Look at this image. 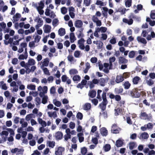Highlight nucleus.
I'll list each match as a JSON object with an SVG mask.
<instances>
[{"label": "nucleus", "instance_id": "nucleus-43", "mask_svg": "<svg viewBox=\"0 0 155 155\" xmlns=\"http://www.w3.org/2000/svg\"><path fill=\"white\" fill-rule=\"evenodd\" d=\"M33 114H31L27 115L25 117V119L27 121H28L29 120H31V119H32L33 116Z\"/></svg>", "mask_w": 155, "mask_h": 155}, {"label": "nucleus", "instance_id": "nucleus-52", "mask_svg": "<svg viewBox=\"0 0 155 155\" xmlns=\"http://www.w3.org/2000/svg\"><path fill=\"white\" fill-rule=\"evenodd\" d=\"M68 6H69L71 4V0H61V4L62 5H64L65 3Z\"/></svg>", "mask_w": 155, "mask_h": 155}, {"label": "nucleus", "instance_id": "nucleus-42", "mask_svg": "<svg viewBox=\"0 0 155 155\" xmlns=\"http://www.w3.org/2000/svg\"><path fill=\"white\" fill-rule=\"evenodd\" d=\"M58 33L59 35L60 36H63L65 34V30L63 28H61L59 30Z\"/></svg>", "mask_w": 155, "mask_h": 155}, {"label": "nucleus", "instance_id": "nucleus-31", "mask_svg": "<svg viewBox=\"0 0 155 155\" xmlns=\"http://www.w3.org/2000/svg\"><path fill=\"white\" fill-rule=\"evenodd\" d=\"M124 80V78L121 75H117L116 78V82L118 83L122 82Z\"/></svg>", "mask_w": 155, "mask_h": 155}, {"label": "nucleus", "instance_id": "nucleus-50", "mask_svg": "<svg viewBox=\"0 0 155 155\" xmlns=\"http://www.w3.org/2000/svg\"><path fill=\"white\" fill-rule=\"evenodd\" d=\"M43 71L44 74L47 75H50V74L49 72V71L47 68H41Z\"/></svg>", "mask_w": 155, "mask_h": 155}, {"label": "nucleus", "instance_id": "nucleus-44", "mask_svg": "<svg viewBox=\"0 0 155 155\" xmlns=\"http://www.w3.org/2000/svg\"><path fill=\"white\" fill-rule=\"evenodd\" d=\"M27 63L29 65L33 66L35 64V61L33 59L30 58L28 60Z\"/></svg>", "mask_w": 155, "mask_h": 155}, {"label": "nucleus", "instance_id": "nucleus-57", "mask_svg": "<svg viewBox=\"0 0 155 155\" xmlns=\"http://www.w3.org/2000/svg\"><path fill=\"white\" fill-rule=\"evenodd\" d=\"M81 80V77L79 75L74 76L73 78V80L74 81H79Z\"/></svg>", "mask_w": 155, "mask_h": 155}, {"label": "nucleus", "instance_id": "nucleus-3", "mask_svg": "<svg viewBox=\"0 0 155 155\" xmlns=\"http://www.w3.org/2000/svg\"><path fill=\"white\" fill-rule=\"evenodd\" d=\"M102 98L103 100L101 104L99 106L101 109L104 110L106 107V105L107 104V101L106 99V93L104 92L102 94Z\"/></svg>", "mask_w": 155, "mask_h": 155}, {"label": "nucleus", "instance_id": "nucleus-41", "mask_svg": "<svg viewBox=\"0 0 155 155\" xmlns=\"http://www.w3.org/2000/svg\"><path fill=\"white\" fill-rule=\"evenodd\" d=\"M70 39L71 42L73 43L76 40V38L74 33H71L70 35Z\"/></svg>", "mask_w": 155, "mask_h": 155}, {"label": "nucleus", "instance_id": "nucleus-49", "mask_svg": "<svg viewBox=\"0 0 155 155\" xmlns=\"http://www.w3.org/2000/svg\"><path fill=\"white\" fill-rule=\"evenodd\" d=\"M47 144L50 147L53 148L55 146V143L54 141H47Z\"/></svg>", "mask_w": 155, "mask_h": 155}, {"label": "nucleus", "instance_id": "nucleus-36", "mask_svg": "<svg viewBox=\"0 0 155 155\" xmlns=\"http://www.w3.org/2000/svg\"><path fill=\"white\" fill-rule=\"evenodd\" d=\"M83 109L85 110H88L90 109L91 108V105L89 103H86L85 104L83 107Z\"/></svg>", "mask_w": 155, "mask_h": 155}, {"label": "nucleus", "instance_id": "nucleus-25", "mask_svg": "<svg viewBox=\"0 0 155 155\" xmlns=\"http://www.w3.org/2000/svg\"><path fill=\"white\" fill-rule=\"evenodd\" d=\"M74 25L76 28H81L82 26L83 22L81 21L78 20L75 21Z\"/></svg>", "mask_w": 155, "mask_h": 155}, {"label": "nucleus", "instance_id": "nucleus-24", "mask_svg": "<svg viewBox=\"0 0 155 155\" xmlns=\"http://www.w3.org/2000/svg\"><path fill=\"white\" fill-rule=\"evenodd\" d=\"M37 121L38 123L42 126L41 127H46V122L45 121L43 120L42 118H37Z\"/></svg>", "mask_w": 155, "mask_h": 155}, {"label": "nucleus", "instance_id": "nucleus-16", "mask_svg": "<svg viewBox=\"0 0 155 155\" xmlns=\"http://www.w3.org/2000/svg\"><path fill=\"white\" fill-rule=\"evenodd\" d=\"M51 26L48 25H45L43 27L44 31L45 33H48L51 31Z\"/></svg>", "mask_w": 155, "mask_h": 155}, {"label": "nucleus", "instance_id": "nucleus-51", "mask_svg": "<svg viewBox=\"0 0 155 155\" xmlns=\"http://www.w3.org/2000/svg\"><path fill=\"white\" fill-rule=\"evenodd\" d=\"M96 94V92L95 91L92 90L89 91V95L91 97L93 98L95 96Z\"/></svg>", "mask_w": 155, "mask_h": 155}, {"label": "nucleus", "instance_id": "nucleus-19", "mask_svg": "<svg viewBox=\"0 0 155 155\" xmlns=\"http://www.w3.org/2000/svg\"><path fill=\"white\" fill-rule=\"evenodd\" d=\"M28 57L27 52H25L24 53L20 54L19 55L18 58L20 60H23L26 59Z\"/></svg>", "mask_w": 155, "mask_h": 155}, {"label": "nucleus", "instance_id": "nucleus-13", "mask_svg": "<svg viewBox=\"0 0 155 155\" xmlns=\"http://www.w3.org/2000/svg\"><path fill=\"white\" fill-rule=\"evenodd\" d=\"M0 135L3 139L4 142H5L7 140V137L8 135V131L3 130L0 133Z\"/></svg>", "mask_w": 155, "mask_h": 155}, {"label": "nucleus", "instance_id": "nucleus-53", "mask_svg": "<svg viewBox=\"0 0 155 155\" xmlns=\"http://www.w3.org/2000/svg\"><path fill=\"white\" fill-rule=\"evenodd\" d=\"M67 9L65 7H62L61 8V13L63 14H65L67 12Z\"/></svg>", "mask_w": 155, "mask_h": 155}, {"label": "nucleus", "instance_id": "nucleus-10", "mask_svg": "<svg viewBox=\"0 0 155 155\" xmlns=\"http://www.w3.org/2000/svg\"><path fill=\"white\" fill-rule=\"evenodd\" d=\"M65 149L64 147H59L55 149V154L56 155H62L64 152Z\"/></svg>", "mask_w": 155, "mask_h": 155}, {"label": "nucleus", "instance_id": "nucleus-48", "mask_svg": "<svg viewBox=\"0 0 155 155\" xmlns=\"http://www.w3.org/2000/svg\"><path fill=\"white\" fill-rule=\"evenodd\" d=\"M123 141L120 140H118L116 142L115 145L117 147H121L123 144Z\"/></svg>", "mask_w": 155, "mask_h": 155}, {"label": "nucleus", "instance_id": "nucleus-8", "mask_svg": "<svg viewBox=\"0 0 155 155\" xmlns=\"http://www.w3.org/2000/svg\"><path fill=\"white\" fill-rule=\"evenodd\" d=\"M84 39L81 38L78 41V44L79 48L81 50H84L85 48L84 43L85 42Z\"/></svg>", "mask_w": 155, "mask_h": 155}, {"label": "nucleus", "instance_id": "nucleus-12", "mask_svg": "<svg viewBox=\"0 0 155 155\" xmlns=\"http://www.w3.org/2000/svg\"><path fill=\"white\" fill-rule=\"evenodd\" d=\"M104 68L103 70V71L106 73H108L109 72V70L112 69L113 67H111V68H110V63H104Z\"/></svg>", "mask_w": 155, "mask_h": 155}, {"label": "nucleus", "instance_id": "nucleus-26", "mask_svg": "<svg viewBox=\"0 0 155 155\" xmlns=\"http://www.w3.org/2000/svg\"><path fill=\"white\" fill-rule=\"evenodd\" d=\"M45 127H41L39 128V130L41 133H43L44 132L46 133H48L50 131V130L47 128H45Z\"/></svg>", "mask_w": 155, "mask_h": 155}, {"label": "nucleus", "instance_id": "nucleus-5", "mask_svg": "<svg viewBox=\"0 0 155 155\" xmlns=\"http://www.w3.org/2000/svg\"><path fill=\"white\" fill-rule=\"evenodd\" d=\"M27 44L25 42L21 43L19 45L18 52L19 53H21L24 51L25 49V52H27Z\"/></svg>", "mask_w": 155, "mask_h": 155}, {"label": "nucleus", "instance_id": "nucleus-56", "mask_svg": "<svg viewBox=\"0 0 155 155\" xmlns=\"http://www.w3.org/2000/svg\"><path fill=\"white\" fill-rule=\"evenodd\" d=\"M36 102V106H39L41 104V99L39 97H36L35 99Z\"/></svg>", "mask_w": 155, "mask_h": 155}, {"label": "nucleus", "instance_id": "nucleus-1", "mask_svg": "<svg viewBox=\"0 0 155 155\" xmlns=\"http://www.w3.org/2000/svg\"><path fill=\"white\" fill-rule=\"evenodd\" d=\"M124 101H121L118 103V108L117 109H115V114L116 116L119 115L122 112L124 109L123 107L124 106Z\"/></svg>", "mask_w": 155, "mask_h": 155}, {"label": "nucleus", "instance_id": "nucleus-30", "mask_svg": "<svg viewBox=\"0 0 155 155\" xmlns=\"http://www.w3.org/2000/svg\"><path fill=\"white\" fill-rule=\"evenodd\" d=\"M20 123L21 125V127H25L28 126V124L27 122L25 121L23 118L20 119Z\"/></svg>", "mask_w": 155, "mask_h": 155}, {"label": "nucleus", "instance_id": "nucleus-28", "mask_svg": "<svg viewBox=\"0 0 155 155\" xmlns=\"http://www.w3.org/2000/svg\"><path fill=\"white\" fill-rule=\"evenodd\" d=\"M100 132L103 136H105L107 135L108 131L105 127H103L100 129Z\"/></svg>", "mask_w": 155, "mask_h": 155}, {"label": "nucleus", "instance_id": "nucleus-63", "mask_svg": "<svg viewBox=\"0 0 155 155\" xmlns=\"http://www.w3.org/2000/svg\"><path fill=\"white\" fill-rule=\"evenodd\" d=\"M31 81L33 83H35L37 84H38L40 83L39 80L36 78H32L31 79Z\"/></svg>", "mask_w": 155, "mask_h": 155}, {"label": "nucleus", "instance_id": "nucleus-20", "mask_svg": "<svg viewBox=\"0 0 155 155\" xmlns=\"http://www.w3.org/2000/svg\"><path fill=\"white\" fill-rule=\"evenodd\" d=\"M40 97L42 98L41 103L44 104H45L48 103V97L47 95H41L39 96Z\"/></svg>", "mask_w": 155, "mask_h": 155}, {"label": "nucleus", "instance_id": "nucleus-47", "mask_svg": "<svg viewBox=\"0 0 155 155\" xmlns=\"http://www.w3.org/2000/svg\"><path fill=\"white\" fill-rule=\"evenodd\" d=\"M99 32L101 33H104L106 32L107 30V28L106 27H97Z\"/></svg>", "mask_w": 155, "mask_h": 155}, {"label": "nucleus", "instance_id": "nucleus-17", "mask_svg": "<svg viewBox=\"0 0 155 155\" xmlns=\"http://www.w3.org/2000/svg\"><path fill=\"white\" fill-rule=\"evenodd\" d=\"M108 80V78H101L99 80V84L101 86H105V84L107 82Z\"/></svg>", "mask_w": 155, "mask_h": 155}, {"label": "nucleus", "instance_id": "nucleus-4", "mask_svg": "<svg viewBox=\"0 0 155 155\" xmlns=\"http://www.w3.org/2000/svg\"><path fill=\"white\" fill-rule=\"evenodd\" d=\"M38 91L40 92L39 93V96L44 95L46 94L48 92V87L45 86L42 87L41 86H39L37 88Z\"/></svg>", "mask_w": 155, "mask_h": 155}, {"label": "nucleus", "instance_id": "nucleus-32", "mask_svg": "<svg viewBox=\"0 0 155 155\" xmlns=\"http://www.w3.org/2000/svg\"><path fill=\"white\" fill-rule=\"evenodd\" d=\"M137 39L138 42H140L143 44H145L147 43V41L146 39L144 38H141V37H137Z\"/></svg>", "mask_w": 155, "mask_h": 155}, {"label": "nucleus", "instance_id": "nucleus-39", "mask_svg": "<svg viewBox=\"0 0 155 155\" xmlns=\"http://www.w3.org/2000/svg\"><path fill=\"white\" fill-rule=\"evenodd\" d=\"M111 148V147L110 144H105L103 147V149L105 152H108L109 151Z\"/></svg>", "mask_w": 155, "mask_h": 155}, {"label": "nucleus", "instance_id": "nucleus-23", "mask_svg": "<svg viewBox=\"0 0 155 155\" xmlns=\"http://www.w3.org/2000/svg\"><path fill=\"white\" fill-rule=\"evenodd\" d=\"M49 63V60L48 58H45L43 60L42 62V64L41 66V68H45L44 67L48 66Z\"/></svg>", "mask_w": 155, "mask_h": 155}, {"label": "nucleus", "instance_id": "nucleus-34", "mask_svg": "<svg viewBox=\"0 0 155 155\" xmlns=\"http://www.w3.org/2000/svg\"><path fill=\"white\" fill-rule=\"evenodd\" d=\"M27 88L30 90H35L36 89V86L32 84H29L27 85Z\"/></svg>", "mask_w": 155, "mask_h": 155}, {"label": "nucleus", "instance_id": "nucleus-35", "mask_svg": "<svg viewBox=\"0 0 155 155\" xmlns=\"http://www.w3.org/2000/svg\"><path fill=\"white\" fill-rule=\"evenodd\" d=\"M53 103L56 106L58 107H60L61 105V102L58 101L56 99H54L53 100Z\"/></svg>", "mask_w": 155, "mask_h": 155}, {"label": "nucleus", "instance_id": "nucleus-27", "mask_svg": "<svg viewBox=\"0 0 155 155\" xmlns=\"http://www.w3.org/2000/svg\"><path fill=\"white\" fill-rule=\"evenodd\" d=\"M63 136V134L62 132L58 131L56 132L55 134V138L57 140H60L62 138Z\"/></svg>", "mask_w": 155, "mask_h": 155}, {"label": "nucleus", "instance_id": "nucleus-22", "mask_svg": "<svg viewBox=\"0 0 155 155\" xmlns=\"http://www.w3.org/2000/svg\"><path fill=\"white\" fill-rule=\"evenodd\" d=\"M93 43L97 45V48L98 49L101 48L103 45V42L100 41H94Z\"/></svg>", "mask_w": 155, "mask_h": 155}, {"label": "nucleus", "instance_id": "nucleus-15", "mask_svg": "<svg viewBox=\"0 0 155 155\" xmlns=\"http://www.w3.org/2000/svg\"><path fill=\"white\" fill-rule=\"evenodd\" d=\"M47 114L50 118H55L57 117V112L56 111H48L47 112Z\"/></svg>", "mask_w": 155, "mask_h": 155}, {"label": "nucleus", "instance_id": "nucleus-9", "mask_svg": "<svg viewBox=\"0 0 155 155\" xmlns=\"http://www.w3.org/2000/svg\"><path fill=\"white\" fill-rule=\"evenodd\" d=\"M140 118L143 120H150L151 118L150 116L148 115L146 112H141L140 114Z\"/></svg>", "mask_w": 155, "mask_h": 155}, {"label": "nucleus", "instance_id": "nucleus-40", "mask_svg": "<svg viewBox=\"0 0 155 155\" xmlns=\"http://www.w3.org/2000/svg\"><path fill=\"white\" fill-rule=\"evenodd\" d=\"M69 74L71 75L78 73V72L77 69L73 68L70 69L69 71Z\"/></svg>", "mask_w": 155, "mask_h": 155}, {"label": "nucleus", "instance_id": "nucleus-45", "mask_svg": "<svg viewBox=\"0 0 155 155\" xmlns=\"http://www.w3.org/2000/svg\"><path fill=\"white\" fill-rule=\"evenodd\" d=\"M140 79V78L139 77L136 76L134 77L133 79V84H137Z\"/></svg>", "mask_w": 155, "mask_h": 155}, {"label": "nucleus", "instance_id": "nucleus-2", "mask_svg": "<svg viewBox=\"0 0 155 155\" xmlns=\"http://www.w3.org/2000/svg\"><path fill=\"white\" fill-rule=\"evenodd\" d=\"M44 1H41L38 3L37 5L36 6V9L39 13L41 15H43L44 13V11L42 10L44 7Z\"/></svg>", "mask_w": 155, "mask_h": 155}, {"label": "nucleus", "instance_id": "nucleus-54", "mask_svg": "<svg viewBox=\"0 0 155 155\" xmlns=\"http://www.w3.org/2000/svg\"><path fill=\"white\" fill-rule=\"evenodd\" d=\"M83 134L81 133L78 134V137L79 140L80 142H82L84 140V138L82 137Z\"/></svg>", "mask_w": 155, "mask_h": 155}, {"label": "nucleus", "instance_id": "nucleus-64", "mask_svg": "<svg viewBox=\"0 0 155 155\" xmlns=\"http://www.w3.org/2000/svg\"><path fill=\"white\" fill-rule=\"evenodd\" d=\"M58 24V20L57 19H54L52 21V25L54 26H57Z\"/></svg>", "mask_w": 155, "mask_h": 155}, {"label": "nucleus", "instance_id": "nucleus-11", "mask_svg": "<svg viewBox=\"0 0 155 155\" xmlns=\"http://www.w3.org/2000/svg\"><path fill=\"white\" fill-rule=\"evenodd\" d=\"M35 21L37 22V24L35 26L36 29L39 28L41 27L43 24V21L41 18H38L35 20Z\"/></svg>", "mask_w": 155, "mask_h": 155}, {"label": "nucleus", "instance_id": "nucleus-37", "mask_svg": "<svg viewBox=\"0 0 155 155\" xmlns=\"http://www.w3.org/2000/svg\"><path fill=\"white\" fill-rule=\"evenodd\" d=\"M74 55L75 58H79L81 56L82 53L80 51H74Z\"/></svg>", "mask_w": 155, "mask_h": 155}, {"label": "nucleus", "instance_id": "nucleus-61", "mask_svg": "<svg viewBox=\"0 0 155 155\" xmlns=\"http://www.w3.org/2000/svg\"><path fill=\"white\" fill-rule=\"evenodd\" d=\"M124 86L125 89H128L130 86V84L128 81H126L124 84Z\"/></svg>", "mask_w": 155, "mask_h": 155}, {"label": "nucleus", "instance_id": "nucleus-38", "mask_svg": "<svg viewBox=\"0 0 155 155\" xmlns=\"http://www.w3.org/2000/svg\"><path fill=\"white\" fill-rule=\"evenodd\" d=\"M123 22L128 24V25H131L133 22V20L132 19H128L126 18H123Z\"/></svg>", "mask_w": 155, "mask_h": 155}, {"label": "nucleus", "instance_id": "nucleus-18", "mask_svg": "<svg viewBox=\"0 0 155 155\" xmlns=\"http://www.w3.org/2000/svg\"><path fill=\"white\" fill-rule=\"evenodd\" d=\"M21 15L20 14L18 13H16L12 17L13 22L14 23L18 21L21 18Z\"/></svg>", "mask_w": 155, "mask_h": 155}, {"label": "nucleus", "instance_id": "nucleus-33", "mask_svg": "<svg viewBox=\"0 0 155 155\" xmlns=\"http://www.w3.org/2000/svg\"><path fill=\"white\" fill-rule=\"evenodd\" d=\"M128 60L123 57H120L119 58V62L121 64H125L127 62Z\"/></svg>", "mask_w": 155, "mask_h": 155}, {"label": "nucleus", "instance_id": "nucleus-6", "mask_svg": "<svg viewBox=\"0 0 155 155\" xmlns=\"http://www.w3.org/2000/svg\"><path fill=\"white\" fill-rule=\"evenodd\" d=\"M141 92L140 90L136 88L133 90L131 94L132 96L134 97L138 98L140 97Z\"/></svg>", "mask_w": 155, "mask_h": 155}, {"label": "nucleus", "instance_id": "nucleus-60", "mask_svg": "<svg viewBox=\"0 0 155 155\" xmlns=\"http://www.w3.org/2000/svg\"><path fill=\"white\" fill-rule=\"evenodd\" d=\"M90 61L92 64H95L97 61V59L95 57H92L91 58Z\"/></svg>", "mask_w": 155, "mask_h": 155}, {"label": "nucleus", "instance_id": "nucleus-55", "mask_svg": "<svg viewBox=\"0 0 155 155\" xmlns=\"http://www.w3.org/2000/svg\"><path fill=\"white\" fill-rule=\"evenodd\" d=\"M100 116L101 118L106 119L107 117V114L106 112L102 111L101 113Z\"/></svg>", "mask_w": 155, "mask_h": 155}, {"label": "nucleus", "instance_id": "nucleus-7", "mask_svg": "<svg viewBox=\"0 0 155 155\" xmlns=\"http://www.w3.org/2000/svg\"><path fill=\"white\" fill-rule=\"evenodd\" d=\"M12 153L16 154V155L22 154L24 150L22 148H15L12 149L11 151Z\"/></svg>", "mask_w": 155, "mask_h": 155}, {"label": "nucleus", "instance_id": "nucleus-21", "mask_svg": "<svg viewBox=\"0 0 155 155\" xmlns=\"http://www.w3.org/2000/svg\"><path fill=\"white\" fill-rule=\"evenodd\" d=\"M120 129L117 128V126L116 124H114L112 125L111 129L112 132L114 134H117L119 132Z\"/></svg>", "mask_w": 155, "mask_h": 155}, {"label": "nucleus", "instance_id": "nucleus-59", "mask_svg": "<svg viewBox=\"0 0 155 155\" xmlns=\"http://www.w3.org/2000/svg\"><path fill=\"white\" fill-rule=\"evenodd\" d=\"M98 29H97V28H96L94 33V36L97 38H98L99 37V35L98 34V32H100Z\"/></svg>", "mask_w": 155, "mask_h": 155}, {"label": "nucleus", "instance_id": "nucleus-46", "mask_svg": "<svg viewBox=\"0 0 155 155\" xmlns=\"http://www.w3.org/2000/svg\"><path fill=\"white\" fill-rule=\"evenodd\" d=\"M116 60V58L114 57H110L109 59V63L110 64V68H111V67H113V65L112 63L115 61Z\"/></svg>", "mask_w": 155, "mask_h": 155}, {"label": "nucleus", "instance_id": "nucleus-58", "mask_svg": "<svg viewBox=\"0 0 155 155\" xmlns=\"http://www.w3.org/2000/svg\"><path fill=\"white\" fill-rule=\"evenodd\" d=\"M132 0H127L125 3V6L127 7H129L131 5Z\"/></svg>", "mask_w": 155, "mask_h": 155}, {"label": "nucleus", "instance_id": "nucleus-14", "mask_svg": "<svg viewBox=\"0 0 155 155\" xmlns=\"http://www.w3.org/2000/svg\"><path fill=\"white\" fill-rule=\"evenodd\" d=\"M92 20L93 21L96 23L97 26L100 27L102 23L101 21L98 19V18L95 16H93Z\"/></svg>", "mask_w": 155, "mask_h": 155}, {"label": "nucleus", "instance_id": "nucleus-62", "mask_svg": "<svg viewBox=\"0 0 155 155\" xmlns=\"http://www.w3.org/2000/svg\"><path fill=\"white\" fill-rule=\"evenodd\" d=\"M35 41H32L29 43V47L30 48H34L36 45H35Z\"/></svg>", "mask_w": 155, "mask_h": 155}, {"label": "nucleus", "instance_id": "nucleus-29", "mask_svg": "<svg viewBox=\"0 0 155 155\" xmlns=\"http://www.w3.org/2000/svg\"><path fill=\"white\" fill-rule=\"evenodd\" d=\"M149 137L148 134L146 132H143L141 134L140 136L139 137L140 139H147Z\"/></svg>", "mask_w": 155, "mask_h": 155}]
</instances>
